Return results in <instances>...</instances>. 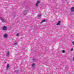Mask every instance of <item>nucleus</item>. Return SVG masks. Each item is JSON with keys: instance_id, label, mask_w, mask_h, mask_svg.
<instances>
[{"instance_id": "20", "label": "nucleus", "mask_w": 74, "mask_h": 74, "mask_svg": "<svg viewBox=\"0 0 74 74\" xmlns=\"http://www.w3.org/2000/svg\"><path fill=\"white\" fill-rule=\"evenodd\" d=\"M73 60L74 62V57L73 58Z\"/></svg>"}, {"instance_id": "5", "label": "nucleus", "mask_w": 74, "mask_h": 74, "mask_svg": "<svg viewBox=\"0 0 74 74\" xmlns=\"http://www.w3.org/2000/svg\"><path fill=\"white\" fill-rule=\"evenodd\" d=\"M71 12H74V7H73L71 8Z\"/></svg>"}, {"instance_id": "18", "label": "nucleus", "mask_w": 74, "mask_h": 74, "mask_svg": "<svg viewBox=\"0 0 74 74\" xmlns=\"http://www.w3.org/2000/svg\"><path fill=\"white\" fill-rule=\"evenodd\" d=\"M73 49L71 48V51H73Z\"/></svg>"}, {"instance_id": "8", "label": "nucleus", "mask_w": 74, "mask_h": 74, "mask_svg": "<svg viewBox=\"0 0 74 74\" xmlns=\"http://www.w3.org/2000/svg\"><path fill=\"white\" fill-rule=\"evenodd\" d=\"M61 22L60 21H59L58 23L56 25H59L60 24Z\"/></svg>"}, {"instance_id": "12", "label": "nucleus", "mask_w": 74, "mask_h": 74, "mask_svg": "<svg viewBox=\"0 0 74 74\" xmlns=\"http://www.w3.org/2000/svg\"><path fill=\"white\" fill-rule=\"evenodd\" d=\"M45 21V20H42V21L40 22V23H42V22H44Z\"/></svg>"}, {"instance_id": "9", "label": "nucleus", "mask_w": 74, "mask_h": 74, "mask_svg": "<svg viewBox=\"0 0 74 74\" xmlns=\"http://www.w3.org/2000/svg\"><path fill=\"white\" fill-rule=\"evenodd\" d=\"M9 67H10V65H9V64H8L7 66L6 67V70H7L8 69V68H9Z\"/></svg>"}, {"instance_id": "1", "label": "nucleus", "mask_w": 74, "mask_h": 74, "mask_svg": "<svg viewBox=\"0 0 74 74\" xmlns=\"http://www.w3.org/2000/svg\"><path fill=\"white\" fill-rule=\"evenodd\" d=\"M0 18L2 22H3V23H5V22L7 21L6 19H3L2 17H1Z\"/></svg>"}, {"instance_id": "13", "label": "nucleus", "mask_w": 74, "mask_h": 74, "mask_svg": "<svg viewBox=\"0 0 74 74\" xmlns=\"http://www.w3.org/2000/svg\"><path fill=\"white\" fill-rule=\"evenodd\" d=\"M14 44L15 45H17V44H18V41H17L16 42V43H14Z\"/></svg>"}, {"instance_id": "3", "label": "nucleus", "mask_w": 74, "mask_h": 74, "mask_svg": "<svg viewBox=\"0 0 74 74\" xmlns=\"http://www.w3.org/2000/svg\"><path fill=\"white\" fill-rule=\"evenodd\" d=\"M2 29L3 30L6 31L7 30V27L5 26H3L2 27Z\"/></svg>"}, {"instance_id": "2", "label": "nucleus", "mask_w": 74, "mask_h": 74, "mask_svg": "<svg viewBox=\"0 0 74 74\" xmlns=\"http://www.w3.org/2000/svg\"><path fill=\"white\" fill-rule=\"evenodd\" d=\"M28 10H26L24 11L23 13V15H26L27 14V13L28 12Z\"/></svg>"}, {"instance_id": "4", "label": "nucleus", "mask_w": 74, "mask_h": 74, "mask_svg": "<svg viewBox=\"0 0 74 74\" xmlns=\"http://www.w3.org/2000/svg\"><path fill=\"white\" fill-rule=\"evenodd\" d=\"M39 3H40V1H37L36 2V3L35 5L36 7H37L38 5L39 4Z\"/></svg>"}, {"instance_id": "17", "label": "nucleus", "mask_w": 74, "mask_h": 74, "mask_svg": "<svg viewBox=\"0 0 74 74\" xmlns=\"http://www.w3.org/2000/svg\"><path fill=\"white\" fill-rule=\"evenodd\" d=\"M72 44H73V45H74V42H72Z\"/></svg>"}, {"instance_id": "7", "label": "nucleus", "mask_w": 74, "mask_h": 74, "mask_svg": "<svg viewBox=\"0 0 74 74\" xmlns=\"http://www.w3.org/2000/svg\"><path fill=\"white\" fill-rule=\"evenodd\" d=\"M6 55L7 56H9L10 55V52L8 51L6 53Z\"/></svg>"}, {"instance_id": "15", "label": "nucleus", "mask_w": 74, "mask_h": 74, "mask_svg": "<svg viewBox=\"0 0 74 74\" xmlns=\"http://www.w3.org/2000/svg\"><path fill=\"white\" fill-rule=\"evenodd\" d=\"M14 72L15 73H18V71H15Z\"/></svg>"}, {"instance_id": "6", "label": "nucleus", "mask_w": 74, "mask_h": 74, "mask_svg": "<svg viewBox=\"0 0 74 74\" xmlns=\"http://www.w3.org/2000/svg\"><path fill=\"white\" fill-rule=\"evenodd\" d=\"M8 36V35L7 34H5L3 35V37L4 38H7V36Z\"/></svg>"}, {"instance_id": "11", "label": "nucleus", "mask_w": 74, "mask_h": 74, "mask_svg": "<svg viewBox=\"0 0 74 74\" xmlns=\"http://www.w3.org/2000/svg\"><path fill=\"white\" fill-rule=\"evenodd\" d=\"M41 16V14H40L38 15V18H39V17H40Z\"/></svg>"}, {"instance_id": "16", "label": "nucleus", "mask_w": 74, "mask_h": 74, "mask_svg": "<svg viewBox=\"0 0 74 74\" xmlns=\"http://www.w3.org/2000/svg\"><path fill=\"white\" fill-rule=\"evenodd\" d=\"M65 52V51L64 50L62 51V53H64Z\"/></svg>"}, {"instance_id": "19", "label": "nucleus", "mask_w": 74, "mask_h": 74, "mask_svg": "<svg viewBox=\"0 0 74 74\" xmlns=\"http://www.w3.org/2000/svg\"><path fill=\"white\" fill-rule=\"evenodd\" d=\"M33 61H36V59H34L33 60Z\"/></svg>"}, {"instance_id": "10", "label": "nucleus", "mask_w": 74, "mask_h": 74, "mask_svg": "<svg viewBox=\"0 0 74 74\" xmlns=\"http://www.w3.org/2000/svg\"><path fill=\"white\" fill-rule=\"evenodd\" d=\"M36 66V64L34 63L33 64H32V67H35V66Z\"/></svg>"}, {"instance_id": "14", "label": "nucleus", "mask_w": 74, "mask_h": 74, "mask_svg": "<svg viewBox=\"0 0 74 74\" xmlns=\"http://www.w3.org/2000/svg\"><path fill=\"white\" fill-rule=\"evenodd\" d=\"M19 33L17 34L16 36H19Z\"/></svg>"}]
</instances>
